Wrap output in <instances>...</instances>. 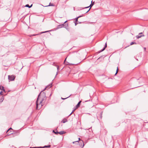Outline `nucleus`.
<instances>
[{
    "instance_id": "1",
    "label": "nucleus",
    "mask_w": 148,
    "mask_h": 148,
    "mask_svg": "<svg viewBox=\"0 0 148 148\" xmlns=\"http://www.w3.org/2000/svg\"><path fill=\"white\" fill-rule=\"evenodd\" d=\"M41 96V95L40 93L38 95L37 100L36 101V109H39L42 106V103L43 100V99H42L40 100Z\"/></svg>"
},
{
    "instance_id": "2",
    "label": "nucleus",
    "mask_w": 148,
    "mask_h": 148,
    "mask_svg": "<svg viewBox=\"0 0 148 148\" xmlns=\"http://www.w3.org/2000/svg\"><path fill=\"white\" fill-rule=\"evenodd\" d=\"M15 77L14 75H8V79L10 81H12L14 80Z\"/></svg>"
},
{
    "instance_id": "3",
    "label": "nucleus",
    "mask_w": 148,
    "mask_h": 148,
    "mask_svg": "<svg viewBox=\"0 0 148 148\" xmlns=\"http://www.w3.org/2000/svg\"><path fill=\"white\" fill-rule=\"evenodd\" d=\"M142 34V33H140L139 34V35L138 36H136L137 38H140L142 36H144V35H140L141 34Z\"/></svg>"
},
{
    "instance_id": "4",
    "label": "nucleus",
    "mask_w": 148,
    "mask_h": 148,
    "mask_svg": "<svg viewBox=\"0 0 148 148\" xmlns=\"http://www.w3.org/2000/svg\"><path fill=\"white\" fill-rule=\"evenodd\" d=\"M65 133V132H64V131H61L60 132H57V133L55 132V134H59L60 135H62L63 134H64Z\"/></svg>"
},
{
    "instance_id": "5",
    "label": "nucleus",
    "mask_w": 148,
    "mask_h": 148,
    "mask_svg": "<svg viewBox=\"0 0 148 148\" xmlns=\"http://www.w3.org/2000/svg\"><path fill=\"white\" fill-rule=\"evenodd\" d=\"M64 26V24L59 25L57 27V28L59 29L62 28Z\"/></svg>"
},
{
    "instance_id": "6",
    "label": "nucleus",
    "mask_w": 148,
    "mask_h": 148,
    "mask_svg": "<svg viewBox=\"0 0 148 148\" xmlns=\"http://www.w3.org/2000/svg\"><path fill=\"white\" fill-rule=\"evenodd\" d=\"M107 47V44H106H106H105V45L104 47L102 49V50H101L100 51H99V52H101L102 51H103V50H104V49H105Z\"/></svg>"
},
{
    "instance_id": "7",
    "label": "nucleus",
    "mask_w": 148,
    "mask_h": 148,
    "mask_svg": "<svg viewBox=\"0 0 148 148\" xmlns=\"http://www.w3.org/2000/svg\"><path fill=\"white\" fill-rule=\"evenodd\" d=\"M32 5V4L31 5H29L28 4H27L25 5V7H28L29 8H31Z\"/></svg>"
},
{
    "instance_id": "8",
    "label": "nucleus",
    "mask_w": 148,
    "mask_h": 148,
    "mask_svg": "<svg viewBox=\"0 0 148 148\" xmlns=\"http://www.w3.org/2000/svg\"><path fill=\"white\" fill-rule=\"evenodd\" d=\"M0 89L1 90H3L4 91H5V90L4 89V87L3 86H0Z\"/></svg>"
},
{
    "instance_id": "9",
    "label": "nucleus",
    "mask_w": 148,
    "mask_h": 148,
    "mask_svg": "<svg viewBox=\"0 0 148 148\" xmlns=\"http://www.w3.org/2000/svg\"><path fill=\"white\" fill-rule=\"evenodd\" d=\"M81 101H79L78 103H77V105H76V106L77 107H79V105H80V104L81 103Z\"/></svg>"
},
{
    "instance_id": "10",
    "label": "nucleus",
    "mask_w": 148,
    "mask_h": 148,
    "mask_svg": "<svg viewBox=\"0 0 148 148\" xmlns=\"http://www.w3.org/2000/svg\"><path fill=\"white\" fill-rule=\"evenodd\" d=\"M67 120L66 119H63L62 120V122L63 123H65L67 121Z\"/></svg>"
},
{
    "instance_id": "11",
    "label": "nucleus",
    "mask_w": 148,
    "mask_h": 148,
    "mask_svg": "<svg viewBox=\"0 0 148 148\" xmlns=\"http://www.w3.org/2000/svg\"><path fill=\"white\" fill-rule=\"evenodd\" d=\"M78 16V17H77L76 18H75V21L76 22L77 21H78V18H79V17H81V16Z\"/></svg>"
},
{
    "instance_id": "12",
    "label": "nucleus",
    "mask_w": 148,
    "mask_h": 148,
    "mask_svg": "<svg viewBox=\"0 0 148 148\" xmlns=\"http://www.w3.org/2000/svg\"><path fill=\"white\" fill-rule=\"evenodd\" d=\"M136 42H132L130 43V45H132L134 44H136Z\"/></svg>"
},
{
    "instance_id": "13",
    "label": "nucleus",
    "mask_w": 148,
    "mask_h": 148,
    "mask_svg": "<svg viewBox=\"0 0 148 148\" xmlns=\"http://www.w3.org/2000/svg\"><path fill=\"white\" fill-rule=\"evenodd\" d=\"M118 67H117V70H116V73L115 74V75H116L118 73Z\"/></svg>"
},
{
    "instance_id": "14",
    "label": "nucleus",
    "mask_w": 148,
    "mask_h": 148,
    "mask_svg": "<svg viewBox=\"0 0 148 148\" xmlns=\"http://www.w3.org/2000/svg\"><path fill=\"white\" fill-rule=\"evenodd\" d=\"M53 6V5L51 3H50L49 4V5L48 6Z\"/></svg>"
},
{
    "instance_id": "15",
    "label": "nucleus",
    "mask_w": 148,
    "mask_h": 148,
    "mask_svg": "<svg viewBox=\"0 0 148 148\" xmlns=\"http://www.w3.org/2000/svg\"><path fill=\"white\" fill-rule=\"evenodd\" d=\"M51 147L50 145H49L47 146H45L44 147Z\"/></svg>"
},
{
    "instance_id": "16",
    "label": "nucleus",
    "mask_w": 148,
    "mask_h": 148,
    "mask_svg": "<svg viewBox=\"0 0 148 148\" xmlns=\"http://www.w3.org/2000/svg\"><path fill=\"white\" fill-rule=\"evenodd\" d=\"M3 97H2L1 99V102H2L3 101Z\"/></svg>"
},
{
    "instance_id": "17",
    "label": "nucleus",
    "mask_w": 148,
    "mask_h": 148,
    "mask_svg": "<svg viewBox=\"0 0 148 148\" xmlns=\"http://www.w3.org/2000/svg\"><path fill=\"white\" fill-rule=\"evenodd\" d=\"M70 97V96H69V97H66V98H62H62H61V99H67V98H68V97Z\"/></svg>"
},
{
    "instance_id": "18",
    "label": "nucleus",
    "mask_w": 148,
    "mask_h": 148,
    "mask_svg": "<svg viewBox=\"0 0 148 148\" xmlns=\"http://www.w3.org/2000/svg\"><path fill=\"white\" fill-rule=\"evenodd\" d=\"M75 111V110H74L69 115V116H70L71 115V114L72 113Z\"/></svg>"
},
{
    "instance_id": "19",
    "label": "nucleus",
    "mask_w": 148,
    "mask_h": 148,
    "mask_svg": "<svg viewBox=\"0 0 148 148\" xmlns=\"http://www.w3.org/2000/svg\"><path fill=\"white\" fill-rule=\"evenodd\" d=\"M90 8H89V9L87 11H86V13H87L90 10Z\"/></svg>"
},
{
    "instance_id": "20",
    "label": "nucleus",
    "mask_w": 148,
    "mask_h": 148,
    "mask_svg": "<svg viewBox=\"0 0 148 148\" xmlns=\"http://www.w3.org/2000/svg\"><path fill=\"white\" fill-rule=\"evenodd\" d=\"M57 66V70H58L59 69V67L58 66Z\"/></svg>"
},
{
    "instance_id": "21",
    "label": "nucleus",
    "mask_w": 148,
    "mask_h": 148,
    "mask_svg": "<svg viewBox=\"0 0 148 148\" xmlns=\"http://www.w3.org/2000/svg\"><path fill=\"white\" fill-rule=\"evenodd\" d=\"M48 32V31H45V32H41V33H45V32Z\"/></svg>"
},
{
    "instance_id": "22",
    "label": "nucleus",
    "mask_w": 148,
    "mask_h": 148,
    "mask_svg": "<svg viewBox=\"0 0 148 148\" xmlns=\"http://www.w3.org/2000/svg\"><path fill=\"white\" fill-rule=\"evenodd\" d=\"M0 94L1 95H2V92L1 91L0 92Z\"/></svg>"
},
{
    "instance_id": "23",
    "label": "nucleus",
    "mask_w": 148,
    "mask_h": 148,
    "mask_svg": "<svg viewBox=\"0 0 148 148\" xmlns=\"http://www.w3.org/2000/svg\"><path fill=\"white\" fill-rule=\"evenodd\" d=\"M78 142V141H75L73 142V143H75L76 142Z\"/></svg>"
},
{
    "instance_id": "24",
    "label": "nucleus",
    "mask_w": 148,
    "mask_h": 148,
    "mask_svg": "<svg viewBox=\"0 0 148 148\" xmlns=\"http://www.w3.org/2000/svg\"><path fill=\"white\" fill-rule=\"evenodd\" d=\"M53 132L55 133V132H56L54 130H53Z\"/></svg>"
},
{
    "instance_id": "25",
    "label": "nucleus",
    "mask_w": 148,
    "mask_h": 148,
    "mask_svg": "<svg viewBox=\"0 0 148 148\" xmlns=\"http://www.w3.org/2000/svg\"><path fill=\"white\" fill-rule=\"evenodd\" d=\"M92 5H91V4L90 5V6H91H91H92Z\"/></svg>"
},
{
    "instance_id": "26",
    "label": "nucleus",
    "mask_w": 148,
    "mask_h": 148,
    "mask_svg": "<svg viewBox=\"0 0 148 148\" xmlns=\"http://www.w3.org/2000/svg\"><path fill=\"white\" fill-rule=\"evenodd\" d=\"M78 140H80V138H78Z\"/></svg>"
},
{
    "instance_id": "27",
    "label": "nucleus",
    "mask_w": 148,
    "mask_h": 148,
    "mask_svg": "<svg viewBox=\"0 0 148 148\" xmlns=\"http://www.w3.org/2000/svg\"><path fill=\"white\" fill-rule=\"evenodd\" d=\"M89 6L88 7H86L85 8H89Z\"/></svg>"
},
{
    "instance_id": "28",
    "label": "nucleus",
    "mask_w": 148,
    "mask_h": 148,
    "mask_svg": "<svg viewBox=\"0 0 148 148\" xmlns=\"http://www.w3.org/2000/svg\"><path fill=\"white\" fill-rule=\"evenodd\" d=\"M67 22V21H65L64 22V23H66V22Z\"/></svg>"
},
{
    "instance_id": "29",
    "label": "nucleus",
    "mask_w": 148,
    "mask_h": 148,
    "mask_svg": "<svg viewBox=\"0 0 148 148\" xmlns=\"http://www.w3.org/2000/svg\"><path fill=\"white\" fill-rule=\"evenodd\" d=\"M10 129H12L11 128H10V129H9V130H8V131Z\"/></svg>"
},
{
    "instance_id": "30",
    "label": "nucleus",
    "mask_w": 148,
    "mask_h": 148,
    "mask_svg": "<svg viewBox=\"0 0 148 148\" xmlns=\"http://www.w3.org/2000/svg\"><path fill=\"white\" fill-rule=\"evenodd\" d=\"M30 148H36V147H32V148L30 147Z\"/></svg>"
},
{
    "instance_id": "31",
    "label": "nucleus",
    "mask_w": 148,
    "mask_h": 148,
    "mask_svg": "<svg viewBox=\"0 0 148 148\" xmlns=\"http://www.w3.org/2000/svg\"><path fill=\"white\" fill-rule=\"evenodd\" d=\"M75 25H77V23H75Z\"/></svg>"
},
{
    "instance_id": "32",
    "label": "nucleus",
    "mask_w": 148,
    "mask_h": 148,
    "mask_svg": "<svg viewBox=\"0 0 148 148\" xmlns=\"http://www.w3.org/2000/svg\"><path fill=\"white\" fill-rule=\"evenodd\" d=\"M49 86H50V87H51V85H50Z\"/></svg>"
},
{
    "instance_id": "33",
    "label": "nucleus",
    "mask_w": 148,
    "mask_h": 148,
    "mask_svg": "<svg viewBox=\"0 0 148 148\" xmlns=\"http://www.w3.org/2000/svg\"><path fill=\"white\" fill-rule=\"evenodd\" d=\"M66 59V58L65 59V60L64 61V62L65 61Z\"/></svg>"
},
{
    "instance_id": "34",
    "label": "nucleus",
    "mask_w": 148,
    "mask_h": 148,
    "mask_svg": "<svg viewBox=\"0 0 148 148\" xmlns=\"http://www.w3.org/2000/svg\"><path fill=\"white\" fill-rule=\"evenodd\" d=\"M36 35H33L32 36H35Z\"/></svg>"
},
{
    "instance_id": "35",
    "label": "nucleus",
    "mask_w": 148,
    "mask_h": 148,
    "mask_svg": "<svg viewBox=\"0 0 148 148\" xmlns=\"http://www.w3.org/2000/svg\"><path fill=\"white\" fill-rule=\"evenodd\" d=\"M126 47H125V48H126Z\"/></svg>"
},
{
    "instance_id": "36",
    "label": "nucleus",
    "mask_w": 148,
    "mask_h": 148,
    "mask_svg": "<svg viewBox=\"0 0 148 148\" xmlns=\"http://www.w3.org/2000/svg\"><path fill=\"white\" fill-rule=\"evenodd\" d=\"M57 132H56V133H57Z\"/></svg>"
}]
</instances>
